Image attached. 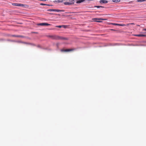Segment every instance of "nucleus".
<instances>
[{
    "instance_id": "15",
    "label": "nucleus",
    "mask_w": 146,
    "mask_h": 146,
    "mask_svg": "<svg viewBox=\"0 0 146 146\" xmlns=\"http://www.w3.org/2000/svg\"><path fill=\"white\" fill-rule=\"evenodd\" d=\"M112 25H117L119 26V24H116V23H112Z\"/></svg>"
},
{
    "instance_id": "22",
    "label": "nucleus",
    "mask_w": 146,
    "mask_h": 146,
    "mask_svg": "<svg viewBox=\"0 0 146 146\" xmlns=\"http://www.w3.org/2000/svg\"><path fill=\"white\" fill-rule=\"evenodd\" d=\"M111 31H115V30L113 29H111Z\"/></svg>"
},
{
    "instance_id": "14",
    "label": "nucleus",
    "mask_w": 146,
    "mask_h": 146,
    "mask_svg": "<svg viewBox=\"0 0 146 146\" xmlns=\"http://www.w3.org/2000/svg\"><path fill=\"white\" fill-rule=\"evenodd\" d=\"M126 25H125L124 24H119V26H126Z\"/></svg>"
},
{
    "instance_id": "3",
    "label": "nucleus",
    "mask_w": 146,
    "mask_h": 146,
    "mask_svg": "<svg viewBox=\"0 0 146 146\" xmlns=\"http://www.w3.org/2000/svg\"><path fill=\"white\" fill-rule=\"evenodd\" d=\"M12 5L13 6L21 7H23L25 6V5L23 4L18 3H13L12 4Z\"/></svg>"
},
{
    "instance_id": "8",
    "label": "nucleus",
    "mask_w": 146,
    "mask_h": 146,
    "mask_svg": "<svg viewBox=\"0 0 146 146\" xmlns=\"http://www.w3.org/2000/svg\"><path fill=\"white\" fill-rule=\"evenodd\" d=\"M134 36H146V35H141V34H139V35H134Z\"/></svg>"
},
{
    "instance_id": "21",
    "label": "nucleus",
    "mask_w": 146,
    "mask_h": 146,
    "mask_svg": "<svg viewBox=\"0 0 146 146\" xmlns=\"http://www.w3.org/2000/svg\"><path fill=\"white\" fill-rule=\"evenodd\" d=\"M40 5H45V4H43V3H41V4H40Z\"/></svg>"
},
{
    "instance_id": "11",
    "label": "nucleus",
    "mask_w": 146,
    "mask_h": 146,
    "mask_svg": "<svg viewBox=\"0 0 146 146\" xmlns=\"http://www.w3.org/2000/svg\"><path fill=\"white\" fill-rule=\"evenodd\" d=\"M84 1V0H77L76 3H79L83 2Z\"/></svg>"
},
{
    "instance_id": "18",
    "label": "nucleus",
    "mask_w": 146,
    "mask_h": 146,
    "mask_svg": "<svg viewBox=\"0 0 146 146\" xmlns=\"http://www.w3.org/2000/svg\"><path fill=\"white\" fill-rule=\"evenodd\" d=\"M129 25H134V23H129L128 24L126 25L128 26Z\"/></svg>"
},
{
    "instance_id": "17",
    "label": "nucleus",
    "mask_w": 146,
    "mask_h": 146,
    "mask_svg": "<svg viewBox=\"0 0 146 146\" xmlns=\"http://www.w3.org/2000/svg\"><path fill=\"white\" fill-rule=\"evenodd\" d=\"M60 11V10H58V9H55V10H54V11H55V12H59Z\"/></svg>"
},
{
    "instance_id": "6",
    "label": "nucleus",
    "mask_w": 146,
    "mask_h": 146,
    "mask_svg": "<svg viewBox=\"0 0 146 146\" xmlns=\"http://www.w3.org/2000/svg\"><path fill=\"white\" fill-rule=\"evenodd\" d=\"M96 20L95 21L100 22H102V20H106V19H103L101 18H100V19H96Z\"/></svg>"
},
{
    "instance_id": "16",
    "label": "nucleus",
    "mask_w": 146,
    "mask_h": 146,
    "mask_svg": "<svg viewBox=\"0 0 146 146\" xmlns=\"http://www.w3.org/2000/svg\"><path fill=\"white\" fill-rule=\"evenodd\" d=\"M146 0H138V2H143L145 1Z\"/></svg>"
},
{
    "instance_id": "9",
    "label": "nucleus",
    "mask_w": 146,
    "mask_h": 146,
    "mask_svg": "<svg viewBox=\"0 0 146 146\" xmlns=\"http://www.w3.org/2000/svg\"><path fill=\"white\" fill-rule=\"evenodd\" d=\"M56 27L61 28V27H63L64 28H66V26L64 25H59V26H56Z\"/></svg>"
},
{
    "instance_id": "13",
    "label": "nucleus",
    "mask_w": 146,
    "mask_h": 146,
    "mask_svg": "<svg viewBox=\"0 0 146 146\" xmlns=\"http://www.w3.org/2000/svg\"><path fill=\"white\" fill-rule=\"evenodd\" d=\"M95 7H97L98 8H99L100 7L101 8H103V7L102 6H96Z\"/></svg>"
},
{
    "instance_id": "1",
    "label": "nucleus",
    "mask_w": 146,
    "mask_h": 146,
    "mask_svg": "<svg viewBox=\"0 0 146 146\" xmlns=\"http://www.w3.org/2000/svg\"><path fill=\"white\" fill-rule=\"evenodd\" d=\"M49 37L52 39L55 40H67L68 38H66L62 37L57 35H50Z\"/></svg>"
},
{
    "instance_id": "19",
    "label": "nucleus",
    "mask_w": 146,
    "mask_h": 146,
    "mask_svg": "<svg viewBox=\"0 0 146 146\" xmlns=\"http://www.w3.org/2000/svg\"><path fill=\"white\" fill-rule=\"evenodd\" d=\"M55 10V9H50L49 10V11H54V10Z\"/></svg>"
},
{
    "instance_id": "7",
    "label": "nucleus",
    "mask_w": 146,
    "mask_h": 146,
    "mask_svg": "<svg viewBox=\"0 0 146 146\" xmlns=\"http://www.w3.org/2000/svg\"><path fill=\"white\" fill-rule=\"evenodd\" d=\"M100 3H108V1L105 0H101L100 1Z\"/></svg>"
},
{
    "instance_id": "12",
    "label": "nucleus",
    "mask_w": 146,
    "mask_h": 146,
    "mask_svg": "<svg viewBox=\"0 0 146 146\" xmlns=\"http://www.w3.org/2000/svg\"><path fill=\"white\" fill-rule=\"evenodd\" d=\"M112 1L113 2L115 3H118L120 2V0H112Z\"/></svg>"
},
{
    "instance_id": "4",
    "label": "nucleus",
    "mask_w": 146,
    "mask_h": 146,
    "mask_svg": "<svg viewBox=\"0 0 146 146\" xmlns=\"http://www.w3.org/2000/svg\"><path fill=\"white\" fill-rule=\"evenodd\" d=\"M74 0H72V1H71V2H65L64 3V4L65 5H72L74 4V3L73 2Z\"/></svg>"
},
{
    "instance_id": "10",
    "label": "nucleus",
    "mask_w": 146,
    "mask_h": 146,
    "mask_svg": "<svg viewBox=\"0 0 146 146\" xmlns=\"http://www.w3.org/2000/svg\"><path fill=\"white\" fill-rule=\"evenodd\" d=\"M13 37H23V36L21 35H11Z\"/></svg>"
},
{
    "instance_id": "5",
    "label": "nucleus",
    "mask_w": 146,
    "mask_h": 146,
    "mask_svg": "<svg viewBox=\"0 0 146 146\" xmlns=\"http://www.w3.org/2000/svg\"><path fill=\"white\" fill-rule=\"evenodd\" d=\"M38 25H40V26H48L50 25V24H48L47 23H39L37 24Z\"/></svg>"
},
{
    "instance_id": "20",
    "label": "nucleus",
    "mask_w": 146,
    "mask_h": 146,
    "mask_svg": "<svg viewBox=\"0 0 146 146\" xmlns=\"http://www.w3.org/2000/svg\"><path fill=\"white\" fill-rule=\"evenodd\" d=\"M143 31H146V29H143L142 30Z\"/></svg>"
},
{
    "instance_id": "2",
    "label": "nucleus",
    "mask_w": 146,
    "mask_h": 146,
    "mask_svg": "<svg viewBox=\"0 0 146 146\" xmlns=\"http://www.w3.org/2000/svg\"><path fill=\"white\" fill-rule=\"evenodd\" d=\"M75 48H73L71 49H61V52H69L75 50Z\"/></svg>"
}]
</instances>
